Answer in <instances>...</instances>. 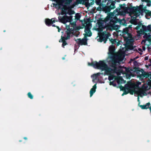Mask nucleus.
Wrapping results in <instances>:
<instances>
[{"label":"nucleus","mask_w":151,"mask_h":151,"mask_svg":"<svg viewBox=\"0 0 151 151\" xmlns=\"http://www.w3.org/2000/svg\"><path fill=\"white\" fill-rule=\"evenodd\" d=\"M141 83V82L139 81L129 83L128 85L129 87L128 88L129 92L131 94L134 93H136L138 96L140 97L146 95L147 93L146 92V90L144 88L145 84H143L141 88H137Z\"/></svg>","instance_id":"nucleus-1"},{"label":"nucleus","mask_w":151,"mask_h":151,"mask_svg":"<svg viewBox=\"0 0 151 151\" xmlns=\"http://www.w3.org/2000/svg\"><path fill=\"white\" fill-rule=\"evenodd\" d=\"M115 48V46L113 45L109 47V58L111 60V61L114 62L115 61L118 62H122L124 60L125 53L119 50L117 53H115L114 52Z\"/></svg>","instance_id":"nucleus-2"},{"label":"nucleus","mask_w":151,"mask_h":151,"mask_svg":"<svg viewBox=\"0 0 151 151\" xmlns=\"http://www.w3.org/2000/svg\"><path fill=\"white\" fill-rule=\"evenodd\" d=\"M88 64L89 65L93 66L95 68L105 70L107 74H109L111 71V68H108L105 63L102 61H99V63L93 62L91 64L88 63Z\"/></svg>","instance_id":"nucleus-3"},{"label":"nucleus","mask_w":151,"mask_h":151,"mask_svg":"<svg viewBox=\"0 0 151 151\" xmlns=\"http://www.w3.org/2000/svg\"><path fill=\"white\" fill-rule=\"evenodd\" d=\"M127 11H129L131 12L129 14L130 16L132 17L136 18L139 16L140 15H142L143 13L145 11L143 9V6L140 5L136 9L130 8L129 7L126 8Z\"/></svg>","instance_id":"nucleus-4"},{"label":"nucleus","mask_w":151,"mask_h":151,"mask_svg":"<svg viewBox=\"0 0 151 151\" xmlns=\"http://www.w3.org/2000/svg\"><path fill=\"white\" fill-rule=\"evenodd\" d=\"M128 28H126L124 29L122 32V36L124 40L126 41V44L131 43L133 42V38L131 34L128 33Z\"/></svg>","instance_id":"nucleus-5"},{"label":"nucleus","mask_w":151,"mask_h":151,"mask_svg":"<svg viewBox=\"0 0 151 151\" xmlns=\"http://www.w3.org/2000/svg\"><path fill=\"white\" fill-rule=\"evenodd\" d=\"M91 27V24L90 23H88L86 24L85 28V36L90 37L91 35V33L90 30Z\"/></svg>","instance_id":"nucleus-6"},{"label":"nucleus","mask_w":151,"mask_h":151,"mask_svg":"<svg viewBox=\"0 0 151 151\" xmlns=\"http://www.w3.org/2000/svg\"><path fill=\"white\" fill-rule=\"evenodd\" d=\"M58 19L60 22L65 24L68 22H70L71 18L70 17H68L67 15H65L63 17H59Z\"/></svg>","instance_id":"nucleus-7"},{"label":"nucleus","mask_w":151,"mask_h":151,"mask_svg":"<svg viewBox=\"0 0 151 151\" xmlns=\"http://www.w3.org/2000/svg\"><path fill=\"white\" fill-rule=\"evenodd\" d=\"M109 78L110 80L113 79L116 80L118 84L125 83V81L123 79L122 77H119L116 78L115 76L113 77L112 75H110L109 76Z\"/></svg>","instance_id":"nucleus-8"},{"label":"nucleus","mask_w":151,"mask_h":151,"mask_svg":"<svg viewBox=\"0 0 151 151\" xmlns=\"http://www.w3.org/2000/svg\"><path fill=\"white\" fill-rule=\"evenodd\" d=\"M78 44L80 45H87V40L86 37H84L83 39H78L76 40Z\"/></svg>","instance_id":"nucleus-9"},{"label":"nucleus","mask_w":151,"mask_h":151,"mask_svg":"<svg viewBox=\"0 0 151 151\" xmlns=\"http://www.w3.org/2000/svg\"><path fill=\"white\" fill-rule=\"evenodd\" d=\"M143 37L145 39L142 41L141 43L142 45H147V44L146 43L147 41H149L151 44V35H147L145 34Z\"/></svg>","instance_id":"nucleus-10"},{"label":"nucleus","mask_w":151,"mask_h":151,"mask_svg":"<svg viewBox=\"0 0 151 151\" xmlns=\"http://www.w3.org/2000/svg\"><path fill=\"white\" fill-rule=\"evenodd\" d=\"M122 61V62H123ZM121 62H118L117 61H115V62H114V61L112 62V61H111V63H112V65H111V67L112 68H111V72L109 74H110L111 73H118L117 72L116 70V63H120Z\"/></svg>","instance_id":"nucleus-11"},{"label":"nucleus","mask_w":151,"mask_h":151,"mask_svg":"<svg viewBox=\"0 0 151 151\" xmlns=\"http://www.w3.org/2000/svg\"><path fill=\"white\" fill-rule=\"evenodd\" d=\"M46 24L50 26L55 22V19L52 18L51 19H46L45 20Z\"/></svg>","instance_id":"nucleus-12"},{"label":"nucleus","mask_w":151,"mask_h":151,"mask_svg":"<svg viewBox=\"0 0 151 151\" xmlns=\"http://www.w3.org/2000/svg\"><path fill=\"white\" fill-rule=\"evenodd\" d=\"M66 29H67V30L66 31V33L67 35V37H69L70 35L72 33V31L73 30V29L72 28L70 29V28L69 26H66Z\"/></svg>","instance_id":"nucleus-13"},{"label":"nucleus","mask_w":151,"mask_h":151,"mask_svg":"<svg viewBox=\"0 0 151 151\" xmlns=\"http://www.w3.org/2000/svg\"><path fill=\"white\" fill-rule=\"evenodd\" d=\"M96 85L95 84L93 86V88L90 90V96L91 97L92 96L93 93L96 91Z\"/></svg>","instance_id":"nucleus-14"},{"label":"nucleus","mask_w":151,"mask_h":151,"mask_svg":"<svg viewBox=\"0 0 151 151\" xmlns=\"http://www.w3.org/2000/svg\"><path fill=\"white\" fill-rule=\"evenodd\" d=\"M150 105V103H148L145 105H140V107L142 109H146L149 108Z\"/></svg>","instance_id":"nucleus-15"},{"label":"nucleus","mask_w":151,"mask_h":151,"mask_svg":"<svg viewBox=\"0 0 151 151\" xmlns=\"http://www.w3.org/2000/svg\"><path fill=\"white\" fill-rule=\"evenodd\" d=\"M27 95L28 97L30 98L31 99H33V96L32 94L30 92H28L27 94Z\"/></svg>","instance_id":"nucleus-16"},{"label":"nucleus","mask_w":151,"mask_h":151,"mask_svg":"<svg viewBox=\"0 0 151 151\" xmlns=\"http://www.w3.org/2000/svg\"><path fill=\"white\" fill-rule=\"evenodd\" d=\"M110 40L112 44H114L116 42V40L115 39H110Z\"/></svg>","instance_id":"nucleus-17"},{"label":"nucleus","mask_w":151,"mask_h":151,"mask_svg":"<svg viewBox=\"0 0 151 151\" xmlns=\"http://www.w3.org/2000/svg\"><path fill=\"white\" fill-rule=\"evenodd\" d=\"M80 16L79 14H76L75 16V18L77 19H79Z\"/></svg>","instance_id":"nucleus-18"},{"label":"nucleus","mask_w":151,"mask_h":151,"mask_svg":"<svg viewBox=\"0 0 151 151\" xmlns=\"http://www.w3.org/2000/svg\"><path fill=\"white\" fill-rule=\"evenodd\" d=\"M151 25H149L147 27V29L148 30L150 31H151Z\"/></svg>","instance_id":"nucleus-19"},{"label":"nucleus","mask_w":151,"mask_h":151,"mask_svg":"<svg viewBox=\"0 0 151 151\" xmlns=\"http://www.w3.org/2000/svg\"><path fill=\"white\" fill-rule=\"evenodd\" d=\"M96 2L97 4L99 5L101 3V0H98V1H96Z\"/></svg>","instance_id":"nucleus-20"},{"label":"nucleus","mask_w":151,"mask_h":151,"mask_svg":"<svg viewBox=\"0 0 151 151\" xmlns=\"http://www.w3.org/2000/svg\"><path fill=\"white\" fill-rule=\"evenodd\" d=\"M67 44L66 42L65 41H64L63 42L62 45L64 46L65 45Z\"/></svg>","instance_id":"nucleus-21"},{"label":"nucleus","mask_w":151,"mask_h":151,"mask_svg":"<svg viewBox=\"0 0 151 151\" xmlns=\"http://www.w3.org/2000/svg\"><path fill=\"white\" fill-rule=\"evenodd\" d=\"M120 41H119L116 43V45L117 46H119L120 44Z\"/></svg>","instance_id":"nucleus-22"},{"label":"nucleus","mask_w":151,"mask_h":151,"mask_svg":"<svg viewBox=\"0 0 151 151\" xmlns=\"http://www.w3.org/2000/svg\"><path fill=\"white\" fill-rule=\"evenodd\" d=\"M139 27H140V26H137L136 27V29L137 30H138V29H139Z\"/></svg>","instance_id":"nucleus-23"},{"label":"nucleus","mask_w":151,"mask_h":151,"mask_svg":"<svg viewBox=\"0 0 151 151\" xmlns=\"http://www.w3.org/2000/svg\"><path fill=\"white\" fill-rule=\"evenodd\" d=\"M57 28L58 29V32H60V29L59 27H58V26H57Z\"/></svg>","instance_id":"nucleus-24"},{"label":"nucleus","mask_w":151,"mask_h":151,"mask_svg":"<svg viewBox=\"0 0 151 151\" xmlns=\"http://www.w3.org/2000/svg\"><path fill=\"white\" fill-rule=\"evenodd\" d=\"M142 48L143 50H145V48L144 46L142 47Z\"/></svg>","instance_id":"nucleus-25"},{"label":"nucleus","mask_w":151,"mask_h":151,"mask_svg":"<svg viewBox=\"0 0 151 151\" xmlns=\"http://www.w3.org/2000/svg\"><path fill=\"white\" fill-rule=\"evenodd\" d=\"M107 37H109V36H110V35H111L109 33H108L107 34Z\"/></svg>","instance_id":"nucleus-26"},{"label":"nucleus","mask_w":151,"mask_h":151,"mask_svg":"<svg viewBox=\"0 0 151 151\" xmlns=\"http://www.w3.org/2000/svg\"><path fill=\"white\" fill-rule=\"evenodd\" d=\"M149 109H150V112H151V106L149 108Z\"/></svg>","instance_id":"nucleus-27"},{"label":"nucleus","mask_w":151,"mask_h":151,"mask_svg":"<svg viewBox=\"0 0 151 151\" xmlns=\"http://www.w3.org/2000/svg\"><path fill=\"white\" fill-rule=\"evenodd\" d=\"M24 139H27V138L26 137H25L24 138Z\"/></svg>","instance_id":"nucleus-28"},{"label":"nucleus","mask_w":151,"mask_h":151,"mask_svg":"<svg viewBox=\"0 0 151 151\" xmlns=\"http://www.w3.org/2000/svg\"><path fill=\"white\" fill-rule=\"evenodd\" d=\"M141 49H140V48L139 49V50L141 51Z\"/></svg>","instance_id":"nucleus-29"},{"label":"nucleus","mask_w":151,"mask_h":151,"mask_svg":"<svg viewBox=\"0 0 151 151\" xmlns=\"http://www.w3.org/2000/svg\"><path fill=\"white\" fill-rule=\"evenodd\" d=\"M147 58H145V60H147Z\"/></svg>","instance_id":"nucleus-30"},{"label":"nucleus","mask_w":151,"mask_h":151,"mask_svg":"<svg viewBox=\"0 0 151 151\" xmlns=\"http://www.w3.org/2000/svg\"><path fill=\"white\" fill-rule=\"evenodd\" d=\"M149 14H151V12H150Z\"/></svg>","instance_id":"nucleus-31"},{"label":"nucleus","mask_w":151,"mask_h":151,"mask_svg":"<svg viewBox=\"0 0 151 151\" xmlns=\"http://www.w3.org/2000/svg\"><path fill=\"white\" fill-rule=\"evenodd\" d=\"M112 83V82H110V85H111V83Z\"/></svg>","instance_id":"nucleus-32"},{"label":"nucleus","mask_w":151,"mask_h":151,"mask_svg":"<svg viewBox=\"0 0 151 151\" xmlns=\"http://www.w3.org/2000/svg\"><path fill=\"white\" fill-rule=\"evenodd\" d=\"M53 26H54L55 27V25H53Z\"/></svg>","instance_id":"nucleus-33"},{"label":"nucleus","mask_w":151,"mask_h":151,"mask_svg":"<svg viewBox=\"0 0 151 151\" xmlns=\"http://www.w3.org/2000/svg\"><path fill=\"white\" fill-rule=\"evenodd\" d=\"M5 30H4V32H5Z\"/></svg>","instance_id":"nucleus-34"}]
</instances>
